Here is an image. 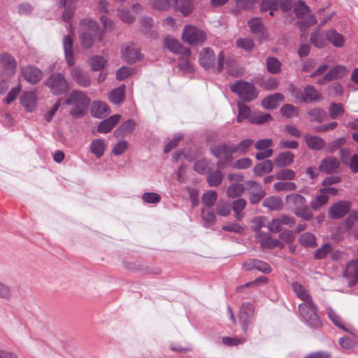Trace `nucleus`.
<instances>
[{"instance_id":"obj_35","label":"nucleus","mask_w":358,"mask_h":358,"mask_svg":"<svg viewBox=\"0 0 358 358\" xmlns=\"http://www.w3.org/2000/svg\"><path fill=\"white\" fill-rule=\"evenodd\" d=\"M292 289L297 297L304 302L310 301L312 300V297L309 292L298 282H294L292 283Z\"/></svg>"},{"instance_id":"obj_18","label":"nucleus","mask_w":358,"mask_h":358,"mask_svg":"<svg viewBox=\"0 0 358 358\" xmlns=\"http://www.w3.org/2000/svg\"><path fill=\"white\" fill-rule=\"evenodd\" d=\"M199 64L204 69L214 68L215 64V55L212 49L204 48L199 53Z\"/></svg>"},{"instance_id":"obj_17","label":"nucleus","mask_w":358,"mask_h":358,"mask_svg":"<svg viewBox=\"0 0 358 358\" xmlns=\"http://www.w3.org/2000/svg\"><path fill=\"white\" fill-rule=\"evenodd\" d=\"M122 55L123 59L129 63H134L141 58L139 50L133 44L122 45Z\"/></svg>"},{"instance_id":"obj_29","label":"nucleus","mask_w":358,"mask_h":358,"mask_svg":"<svg viewBox=\"0 0 358 358\" xmlns=\"http://www.w3.org/2000/svg\"><path fill=\"white\" fill-rule=\"evenodd\" d=\"M284 96L280 93H275L273 95L264 98L262 102V106L266 109L276 108L280 102L284 101Z\"/></svg>"},{"instance_id":"obj_5","label":"nucleus","mask_w":358,"mask_h":358,"mask_svg":"<svg viewBox=\"0 0 358 358\" xmlns=\"http://www.w3.org/2000/svg\"><path fill=\"white\" fill-rule=\"evenodd\" d=\"M231 90L245 101H252L257 96L254 85L242 80L236 81L231 86Z\"/></svg>"},{"instance_id":"obj_54","label":"nucleus","mask_w":358,"mask_h":358,"mask_svg":"<svg viewBox=\"0 0 358 358\" xmlns=\"http://www.w3.org/2000/svg\"><path fill=\"white\" fill-rule=\"evenodd\" d=\"M238 115L237 117V121L238 122H242L243 120L248 119L250 114V108L246 106L245 103L238 102Z\"/></svg>"},{"instance_id":"obj_9","label":"nucleus","mask_w":358,"mask_h":358,"mask_svg":"<svg viewBox=\"0 0 358 358\" xmlns=\"http://www.w3.org/2000/svg\"><path fill=\"white\" fill-rule=\"evenodd\" d=\"M0 65L6 76L13 77L17 71V62L13 56L8 52L0 54Z\"/></svg>"},{"instance_id":"obj_52","label":"nucleus","mask_w":358,"mask_h":358,"mask_svg":"<svg viewBox=\"0 0 358 358\" xmlns=\"http://www.w3.org/2000/svg\"><path fill=\"white\" fill-rule=\"evenodd\" d=\"M217 198V194L215 190H208L202 196V202L208 207L214 205Z\"/></svg>"},{"instance_id":"obj_30","label":"nucleus","mask_w":358,"mask_h":358,"mask_svg":"<svg viewBox=\"0 0 358 358\" xmlns=\"http://www.w3.org/2000/svg\"><path fill=\"white\" fill-rule=\"evenodd\" d=\"M320 28L318 27L310 34V43L317 48H323L327 45L326 34L323 35L320 32Z\"/></svg>"},{"instance_id":"obj_4","label":"nucleus","mask_w":358,"mask_h":358,"mask_svg":"<svg viewBox=\"0 0 358 358\" xmlns=\"http://www.w3.org/2000/svg\"><path fill=\"white\" fill-rule=\"evenodd\" d=\"M45 85L55 95L66 93L69 90L68 83L62 73H52L45 81Z\"/></svg>"},{"instance_id":"obj_10","label":"nucleus","mask_w":358,"mask_h":358,"mask_svg":"<svg viewBox=\"0 0 358 358\" xmlns=\"http://www.w3.org/2000/svg\"><path fill=\"white\" fill-rule=\"evenodd\" d=\"M255 314V306L250 303H244L242 304L239 313L238 319L242 325V329L245 333L247 332L248 326Z\"/></svg>"},{"instance_id":"obj_56","label":"nucleus","mask_w":358,"mask_h":358,"mask_svg":"<svg viewBox=\"0 0 358 358\" xmlns=\"http://www.w3.org/2000/svg\"><path fill=\"white\" fill-rule=\"evenodd\" d=\"M125 97V85H122L113 90V103L119 104L124 101Z\"/></svg>"},{"instance_id":"obj_48","label":"nucleus","mask_w":358,"mask_h":358,"mask_svg":"<svg viewBox=\"0 0 358 358\" xmlns=\"http://www.w3.org/2000/svg\"><path fill=\"white\" fill-rule=\"evenodd\" d=\"M329 201L328 195L321 193L317 195L314 200L310 203V207L313 210H317L323 206H324Z\"/></svg>"},{"instance_id":"obj_15","label":"nucleus","mask_w":358,"mask_h":358,"mask_svg":"<svg viewBox=\"0 0 358 358\" xmlns=\"http://www.w3.org/2000/svg\"><path fill=\"white\" fill-rule=\"evenodd\" d=\"M21 74L22 77L31 84L38 83L43 78L42 71L33 66L28 65L21 69Z\"/></svg>"},{"instance_id":"obj_41","label":"nucleus","mask_w":358,"mask_h":358,"mask_svg":"<svg viewBox=\"0 0 358 358\" xmlns=\"http://www.w3.org/2000/svg\"><path fill=\"white\" fill-rule=\"evenodd\" d=\"M176 8L183 15H189L193 10V3L191 0H175Z\"/></svg>"},{"instance_id":"obj_3","label":"nucleus","mask_w":358,"mask_h":358,"mask_svg":"<svg viewBox=\"0 0 358 358\" xmlns=\"http://www.w3.org/2000/svg\"><path fill=\"white\" fill-rule=\"evenodd\" d=\"M299 310L301 316L310 326L319 327L322 325L320 319L317 315V307L313 303V299L310 301L300 303L299 305Z\"/></svg>"},{"instance_id":"obj_1","label":"nucleus","mask_w":358,"mask_h":358,"mask_svg":"<svg viewBox=\"0 0 358 358\" xmlns=\"http://www.w3.org/2000/svg\"><path fill=\"white\" fill-rule=\"evenodd\" d=\"M65 103L72 106L70 110L71 115L79 118L85 114L90 103V99L83 92L73 90Z\"/></svg>"},{"instance_id":"obj_49","label":"nucleus","mask_w":358,"mask_h":358,"mask_svg":"<svg viewBox=\"0 0 358 358\" xmlns=\"http://www.w3.org/2000/svg\"><path fill=\"white\" fill-rule=\"evenodd\" d=\"M297 188L296 185L293 182H278L273 185V189L276 192L294 191Z\"/></svg>"},{"instance_id":"obj_45","label":"nucleus","mask_w":358,"mask_h":358,"mask_svg":"<svg viewBox=\"0 0 358 358\" xmlns=\"http://www.w3.org/2000/svg\"><path fill=\"white\" fill-rule=\"evenodd\" d=\"M96 35L88 33L87 31L81 29L80 31V38L82 45L85 48H90L94 42V37Z\"/></svg>"},{"instance_id":"obj_14","label":"nucleus","mask_w":358,"mask_h":358,"mask_svg":"<svg viewBox=\"0 0 358 358\" xmlns=\"http://www.w3.org/2000/svg\"><path fill=\"white\" fill-rule=\"evenodd\" d=\"M246 187L250 194V201L252 204L259 203L266 195L262 186L256 182L248 181Z\"/></svg>"},{"instance_id":"obj_57","label":"nucleus","mask_w":358,"mask_h":358,"mask_svg":"<svg viewBox=\"0 0 358 358\" xmlns=\"http://www.w3.org/2000/svg\"><path fill=\"white\" fill-rule=\"evenodd\" d=\"M282 115L287 117L297 116L299 114L298 108L292 104H285L280 108Z\"/></svg>"},{"instance_id":"obj_59","label":"nucleus","mask_w":358,"mask_h":358,"mask_svg":"<svg viewBox=\"0 0 358 358\" xmlns=\"http://www.w3.org/2000/svg\"><path fill=\"white\" fill-rule=\"evenodd\" d=\"M236 3V9L240 10L252 9L255 5L256 0H234Z\"/></svg>"},{"instance_id":"obj_7","label":"nucleus","mask_w":358,"mask_h":358,"mask_svg":"<svg viewBox=\"0 0 358 358\" xmlns=\"http://www.w3.org/2000/svg\"><path fill=\"white\" fill-rule=\"evenodd\" d=\"M211 152L215 157L220 159L217 162V166L221 168L223 162H231L232 160L231 155L235 153L234 144L220 143L214 145L210 148Z\"/></svg>"},{"instance_id":"obj_26","label":"nucleus","mask_w":358,"mask_h":358,"mask_svg":"<svg viewBox=\"0 0 358 358\" xmlns=\"http://www.w3.org/2000/svg\"><path fill=\"white\" fill-rule=\"evenodd\" d=\"M63 48L66 63L69 66H71L74 64V58L73 53V39L69 35H66L64 37Z\"/></svg>"},{"instance_id":"obj_36","label":"nucleus","mask_w":358,"mask_h":358,"mask_svg":"<svg viewBox=\"0 0 358 358\" xmlns=\"http://www.w3.org/2000/svg\"><path fill=\"white\" fill-rule=\"evenodd\" d=\"M263 206L270 210H278L282 206V200L277 196H268L264 200Z\"/></svg>"},{"instance_id":"obj_12","label":"nucleus","mask_w":358,"mask_h":358,"mask_svg":"<svg viewBox=\"0 0 358 358\" xmlns=\"http://www.w3.org/2000/svg\"><path fill=\"white\" fill-rule=\"evenodd\" d=\"M351 208V203L348 201H340L332 205L329 210L328 215L331 219H340L343 217Z\"/></svg>"},{"instance_id":"obj_61","label":"nucleus","mask_w":358,"mask_h":358,"mask_svg":"<svg viewBox=\"0 0 358 358\" xmlns=\"http://www.w3.org/2000/svg\"><path fill=\"white\" fill-rule=\"evenodd\" d=\"M327 313L329 318L334 322L335 325L346 331V329L345 328L343 324L342 319L336 314V313L334 310L329 308L327 309Z\"/></svg>"},{"instance_id":"obj_27","label":"nucleus","mask_w":358,"mask_h":358,"mask_svg":"<svg viewBox=\"0 0 358 358\" xmlns=\"http://www.w3.org/2000/svg\"><path fill=\"white\" fill-rule=\"evenodd\" d=\"M307 146L314 150H321L325 145V141L320 136L306 134L304 136Z\"/></svg>"},{"instance_id":"obj_31","label":"nucleus","mask_w":358,"mask_h":358,"mask_svg":"<svg viewBox=\"0 0 358 358\" xmlns=\"http://www.w3.org/2000/svg\"><path fill=\"white\" fill-rule=\"evenodd\" d=\"M109 107L103 102L94 101L92 103L91 114L97 118H103L108 114Z\"/></svg>"},{"instance_id":"obj_46","label":"nucleus","mask_w":358,"mask_h":358,"mask_svg":"<svg viewBox=\"0 0 358 358\" xmlns=\"http://www.w3.org/2000/svg\"><path fill=\"white\" fill-rule=\"evenodd\" d=\"M246 206V201L243 199H238L232 203L231 208L235 213L236 219L240 221L243 218L242 210Z\"/></svg>"},{"instance_id":"obj_16","label":"nucleus","mask_w":358,"mask_h":358,"mask_svg":"<svg viewBox=\"0 0 358 358\" xmlns=\"http://www.w3.org/2000/svg\"><path fill=\"white\" fill-rule=\"evenodd\" d=\"M344 278L349 285H356L358 282V260L353 259L349 262L345 267Z\"/></svg>"},{"instance_id":"obj_20","label":"nucleus","mask_w":358,"mask_h":358,"mask_svg":"<svg viewBox=\"0 0 358 358\" xmlns=\"http://www.w3.org/2000/svg\"><path fill=\"white\" fill-rule=\"evenodd\" d=\"M243 268L245 271H251L253 269L258 270L264 273H269L271 268L269 264L259 259H248L243 264Z\"/></svg>"},{"instance_id":"obj_38","label":"nucleus","mask_w":358,"mask_h":358,"mask_svg":"<svg viewBox=\"0 0 358 358\" xmlns=\"http://www.w3.org/2000/svg\"><path fill=\"white\" fill-rule=\"evenodd\" d=\"M106 146V145L103 140L94 139L92 141L90 148L91 152L96 157L99 158L103 156Z\"/></svg>"},{"instance_id":"obj_44","label":"nucleus","mask_w":358,"mask_h":358,"mask_svg":"<svg viewBox=\"0 0 358 358\" xmlns=\"http://www.w3.org/2000/svg\"><path fill=\"white\" fill-rule=\"evenodd\" d=\"M299 241L305 247L315 248L317 245L315 235L310 232H306L301 234L299 238Z\"/></svg>"},{"instance_id":"obj_40","label":"nucleus","mask_w":358,"mask_h":358,"mask_svg":"<svg viewBox=\"0 0 358 358\" xmlns=\"http://www.w3.org/2000/svg\"><path fill=\"white\" fill-rule=\"evenodd\" d=\"M310 117V121L322 122L327 117L326 111L320 108H314L308 112Z\"/></svg>"},{"instance_id":"obj_62","label":"nucleus","mask_w":358,"mask_h":358,"mask_svg":"<svg viewBox=\"0 0 358 358\" xmlns=\"http://www.w3.org/2000/svg\"><path fill=\"white\" fill-rule=\"evenodd\" d=\"M201 217L206 225H212L215 222V216L210 208H203L201 211Z\"/></svg>"},{"instance_id":"obj_8","label":"nucleus","mask_w":358,"mask_h":358,"mask_svg":"<svg viewBox=\"0 0 358 358\" xmlns=\"http://www.w3.org/2000/svg\"><path fill=\"white\" fill-rule=\"evenodd\" d=\"M166 47L174 53L180 54L185 59V65L187 69L190 68L189 62L191 55L190 50L188 48L184 47L177 39L167 36L164 40Z\"/></svg>"},{"instance_id":"obj_37","label":"nucleus","mask_w":358,"mask_h":358,"mask_svg":"<svg viewBox=\"0 0 358 358\" xmlns=\"http://www.w3.org/2000/svg\"><path fill=\"white\" fill-rule=\"evenodd\" d=\"M136 127V122L134 120H128L121 124L114 133L116 136H122L131 133Z\"/></svg>"},{"instance_id":"obj_43","label":"nucleus","mask_w":358,"mask_h":358,"mask_svg":"<svg viewBox=\"0 0 358 358\" xmlns=\"http://www.w3.org/2000/svg\"><path fill=\"white\" fill-rule=\"evenodd\" d=\"M245 187L241 183H234L229 185L226 191L227 195L230 198L240 196L244 192Z\"/></svg>"},{"instance_id":"obj_53","label":"nucleus","mask_w":358,"mask_h":358,"mask_svg":"<svg viewBox=\"0 0 358 358\" xmlns=\"http://www.w3.org/2000/svg\"><path fill=\"white\" fill-rule=\"evenodd\" d=\"M254 141L250 138L245 139L241 141L238 144L234 145V148L235 153L244 154L248 149L253 144Z\"/></svg>"},{"instance_id":"obj_60","label":"nucleus","mask_w":358,"mask_h":358,"mask_svg":"<svg viewBox=\"0 0 358 358\" xmlns=\"http://www.w3.org/2000/svg\"><path fill=\"white\" fill-rule=\"evenodd\" d=\"M297 217L302 218L304 220H310L313 217V214L310 210L309 208L306 205L303 207L294 210V213Z\"/></svg>"},{"instance_id":"obj_11","label":"nucleus","mask_w":358,"mask_h":358,"mask_svg":"<svg viewBox=\"0 0 358 358\" xmlns=\"http://www.w3.org/2000/svg\"><path fill=\"white\" fill-rule=\"evenodd\" d=\"M348 71L345 66L336 65L329 70L322 78L317 81V84L322 85L327 83L331 82L343 78L348 73Z\"/></svg>"},{"instance_id":"obj_6","label":"nucleus","mask_w":358,"mask_h":358,"mask_svg":"<svg viewBox=\"0 0 358 358\" xmlns=\"http://www.w3.org/2000/svg\"><path fill=\"white\" fill-rule=\"evenodd\" d=\"M182 39L189 45H199L206 40V35L194 25H186L183 29Z\"/></svg>"},{"instance_id":"obj_51","label":"nucleus","mask_w":358,"mask_h":358,"mask_svg":"<svg viewBox=\"0 0 358 358\" xmlns=\"http://www.w3.org/2000/svg\"><path fill=\"white\" fill-rule=\"evenodd\" d=\"M280 0H264L261 5V11L262 13L267 10H276L279 9Z\"/></svg>"},{"instance_id":"obj_24","label":"nucleus","mask_w":358,"mask_h":358,"mask_svg":"<svg viewBox=\"0 0 358 358\" xmlns=\"http://www.w3.org/2000/svg\"><path fill=\"white\" fill-rule=\"evenodd\" d=\"M322 99V94L313 86L308 85L304 88L301 102L311 103L314 101H319Z\"/></svg>"},{"instance_id":"obj_64","label":"nucleus","mask_w":358,"mask_h":358,"mask_svg":"<svg viewBox=\"0 0 358 358\" xmlns=\"http://www.w3.org/2000/svg\"><path fill=\"white\" fill-rule=\"evenodd\" d=\"M331 245L329 243H325L315 252L314 257L316 259H324L331 252Z\"/></svg>"},{"instance_id":"obj_34","label":"nucleus","mask_w":358,"mask_h":358,"mask_svg":"<svg viewBox=\"0 0 358 358\" xmlns=\"http://www.w3.org/2000/svg\"><path fill=\"white\" fill-rule=\"evenodd\" d=\"M224 63L229 73L231 74L234 75V73L233 72L232 69H231V68L235 65V61L231 59L230 57L225 59L224 52L221 51L217 55V63L216 66V69L217 71H222V69H224Z\"/></svg>"},{"instance_id":"obj_47","label":"nucleus","mask_w":358,"mask_h":358,"mask_svg":"<svg viewBox=\"0 0 358 358\" xmlns=\"http://www.w3.org/2000/svg\"><path fill=\"white\" fill-rule=\"evenodd\" d=\"M266 68L269 73L273 74L278 73L281 70L280 62L273 57H268L266 59Z\"/></svg>"},{"instance_id":"obj_55","label":"nucleus","mask_w":358,"mask_h":358,"mask_svg":"<svg viewBox=\"0 0 358 358\" xmlns=\"http://www.w3.org/2000/svg\"><path fill=\"white\" fill-rule=\"evenodd\" d=\"M345 112L343 105L333 103L329 108V116L331 119H336L338 116L342 115Z\"/></svg>"},{"instance_id":"obj_32","label":"nucleus","mask_w":358,"mask_h":358,"mask_svg":"<svg viewBox=\"0 0 358 358\" xmlns=\"http://www.w3.org/2000/svg\"><path fill=\"white\" fill-rule=\"evenodd\" d=\"M60 3L64 8L62 16V20L66 22H69L74 14L76 0H61Z\"/></svg>"},{"instance_id":"obj_21","label":"nucleus","mask_w":358,"mask_h":358,"mask_svg":"<svg viewBox=\"0 0 358 358\" xmlns=\"http://www.w3.org/2000/svg\"><path fill=\"white\" fill-rule=\"evenodd\" d=\"M349 150L343 148L340 150L341 158L344 164L348 166L352 173H358V155L348 157Z\"/></svg>"},{"instance_id":"obj_2","label":"nucleus","mask_w":358,"mask_h":358,"mask_svg":"<svg viewBox=\"0 0 358 358\" xmlns=\"http://www.w3.org/2000/svg\"><path fill=\"white\" fill-rule=\"evenodd\" d=\"M294 11L296 16L301 19L298 22V26L302 31L315 25L317 22L315 15L310 13V8L302 1H298L294 3Z\"/></svg>"},{"instance_id":"obj_63","label":"nucleus","mask_w":358,"mask_h":358,"mask_svg":"<svg viewBox=\"0 0 358 358\" xmlns=\"http://www.w3.org/2000/svg\"><path fill=\"white\" fill-rule=\"evenodd\" d=\"M236 45L238 48L243 49L245 51H250L254 48V42L251 38H238L236 41Z\"/></svg>"},{"instance_id":"obj_28","label":"nucleus","mask_w":358,"mask_h":358,"mask_svg":"<svg viewBox=\"0 0 358 358\" xmlns=\"http://www.w3.org/2000/svg\"><path fill=\"white\" fill-rule=\"evenodd\" d=\"M71 76L73 80L82 87H87L90 84V79L87 73L79 68L73 69Z\"/></svg>"},{"instance_id":"obj_33","label":"nucleus","mask_w":358,"mask_h":358,"mask_svg":"<svg viewBox=\"0 0 358 358\" xmlns=\"http://www.w3.org/2000/svg\"><path fill=\"white\" fill-rule=\"evenodd\" d=\"M294 157V154L291 152H282L275 158L274 164L278 167L287 166L293 162Z\"/></svg>"},{"instance_id":"obj_42","label":"nucleus","mask_w":358,"mask_h":358,"mask_svg":"<svg viewBox=\"0 0 358 358\" xmlns=\"http://www.w3.org/2000/svg\"><path fill=\"white\" fill-rule=\"evenodd\" d=\"M223 179L222 173L220 171L216 170L208 173L207 181L210 187H217L220 185Z\"/></svg>"},{"instance_id":"obj_25","label":"nucleus","mask_w":358,"mask_h":358,"mask_svg":"<svg viewBox=\"0 0 358 358\" xmlns=\"http://www.w3.org/2000/svg\"><path fill=\"white\" fill-rule=\"evenodd\" d=\"M285 202L294 211L306 205V199L299 194H290L286 196Z\"/></svg>"},{"instance_id":"obj_22","label":"nucleus","mask_w":358,"mask_h":358,"mask_svg":"<svg viewBox=\"0 0 358 358\" xmlns=\"http://www.w3.org/2000/svg\"><path fill=\"white\" fill-rule=\"evenodd\" d=\"M340 166L339 160L334 157H329L323 159L319 166V169L326 173L335 172Z\"/></svg>"},{"instance_id":"obj_50","label":"nucleus","mask_w":358,"mask_h":358,"mask_svg":"<svg viewBox=\"0 0 358 358\" xmlns=\"http://www.w3.org/2000/svg\"><path fill=\"white\" fill-rule=\"evenodd\" d=\"M326 8H320L317 10V14L319 15L320 23L319 27H322L327 22H329L332 17L336 15L334 11L325 13Z\"/></svg>"},{"instance_id":"obj_58","label":"nucleus","mask_w":358,"mask_h":358,"mask_svg":"<svg viewBox=\"0 0 358 358\" xmlns=\"http://www.w3.org/2000/svg\"><path fill=\"white\" fill-rule=\"evenodd\" d=\"M151 7L159 11H166L170 8L169 0H151Z\"/></svg>"},{"instance_id":"obj_23","label":"nucleus","mask_w":358,"mask_h":358,"mask_svg":"<svg viewBox=\"0 0 358 358\" xmlns=\"http://www.w3.org/2000/svg\"><path fill=\"white\" fill-rule=\"evenodd\" d=\"M327 41L332 44L336 48H342L345 45V39L344 36L338 33L334 29H330L326 31Z\"/></svg>"},{"instance_id":"obj_39","label":"nucleus","mask_w":358,"mask_h":358,"mask_svg":"<svg viewBox=\"0 0 358 358\" xmlns=\"http://www.w3.org/2000/svg\"><path fill=\"white\" fill-rule=\"evenodd\" d=\"M273 167V162L270 159H267L255 165L253 171L255 175L260 176L264 173H270Z\"/></svg>"},{"instance_id":"obj_19","label":"nucleus","mask_w":358,"mask_h":358,"mask_svg":"<svg viewBox=\"0 0 358 358\" xmlns=\"http://www.w3.org/2000/svg\"><path fill=\"white\" fill-rule=\"evenodd\" d=\"M248 26L252 34H255L259 39H266L268 36L265 26L259 18H253L248 22Z\"/></svg>"},{"instance_id":"obj_13","label":"nucleus","mask_w":358,"mask_h":358,"mask_svg":"<svg viewBox=\"0 0 358 358\" xmlns=\"http://www.w3.org/2000/svg\"><path fill=\"white\" fill-rule=\"evenodd\" d=\"M38 97L35 90L26 91L20 97V103L27 112H32L36 107Z\"/></svg>"}]
</instances>
